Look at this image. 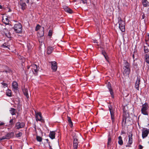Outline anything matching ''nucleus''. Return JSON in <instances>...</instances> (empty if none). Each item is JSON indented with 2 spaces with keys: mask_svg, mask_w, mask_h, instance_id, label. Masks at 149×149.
I'll list each match as a JSON object with an SVG mask.
<instances>
[{
  "mask_svg": "<svg viewBox=\"0 0 149 149\" xmlns=\"http://www.w3.org/2000/svg\"><path fill=\"white\" fill-rule=\"evenodd\" d=\"M124 65L122 70L123 73L124 75H128L129 74L130 72L129 64L126 61H124Z\"/></svg>",
  "mask_w": 149,
  "mask_h": 149,
  "instance_id": "f257e3e1",
  "label": "nucleus"
},
{
  "mask_svg": "<svg viewBox=\"0 0 149 149\" xmlns=\"http://www.w3.org/2000/svg\"><path fill=\"white\" fill-rule=\"evenodd\" d=\"M118 23L119 25V28L120 30L122 32L125 31V23L122 20L120 17L118 18Z\"/></svg>",
  "mask_w": 149,
  "mask_h": 149,
  "instance_id": "f03ea898",
  "label": "nucleus"
},
{
  "mask_svg": "<svg viewBox=\"0 0 149 149\" xmlns=\"http://www.w3.org/2000/svg\"><path fill=\"white\" fill-rule=\"evenodd\" d=\"M15 31L17 33H19L21 32L22 26L20 23H18L15 25L14 26Z\"/></svg>",
  "mask_w": 149,
  "mask_h": 149,
  "instance_id": "7ed1b4c3",
  "label": "nucleus"
},
{
  "mask_svg": "<svg viewBox=\"0 0 149 149\" xmlns=\"http://www.w3.org/2000/svg\"><path fill=\"white\" fill-rule=\"evenodd\" d=\"M148 105L147 104H144L142 105L141 109V113L144 115H148Z\"/></svg>",
  "mask_w": 149,
  "mask_h": 149,
  "instance_id": "20e7f679",
  "label": "nucleus"
},
{
  "mask_svg": "<svg viewBox=\"0 0 149 149\" xmlns=\"http://www.w3.org/2000/svg\"><path fill=\"white\" fill-rule=\"evenodd\" d=\"M149 133V129L144 128H143L142 130V135L143 139H144L146 137L148 136Z\"/></svg>",
  "mask_w": 149,
  "mask_h": 149,
  "instance_id": "39448f33",
  "label": "nucleus"
},
{
  "mask_svg": "<svg viewBox=\"0 0 149 149\" xmlns=\"http://www.w3.org/2000/svg\"><path fill=\"white\" fill-rule=\"evenodd\" d=\"M109 109L110 111V113L111 115V119L113 122L114 121V110L111 106L109 107Z\"/></svg>",
  "mask_w": 149,
  "mask_h": 149,
  "instance_id": "423d86ee",
  "label": "nucleus"
},
{
  "mask_svg": "<svg viewBox=\"0 0 149 149\" xmlns=\"http://www.w3.org/2000/svg\"><path fill=\"white\" fill-rule=\"evenodd\" d=\"M36 120L37 121H39L42 122H44V120L42 119L41 114L40 113H38L36 114Z\"/></svg>",
  "mask_w": 149,
  "mask_h": 149,
  "instance_id": "0eeeda50",
  "label": "nucleus"
},
{
  "mask_svg": "<svg viewBox=\"0 0 149 149\" xmlns=\"http://www.w3.org/2000/svg\"><path fill=\"white\" fill-rule=\"evenodd\" d=\"M25 125V123H24L17 122L15 125V127L17 129H19L23 127Z\"/></svg>",
  "mask_w": 149,
  "mask_h": 149,
  "instance_id": "6e6552de",
  "label": "nucleus"
},
{
  "mask_svg": "<svg viewBox=\"0 0 149 149\" xmlns=\"http://www.w3.org/2000/svg\"><path fill=\"white\" fill-rule=\"evenodd\" d=\"M140 78L138 77L135 84V88L138 90H139V85L140 84Z\"/></svg>",
  "mask_w": 149,
  "mask_h": 149,
  "instance_id": "1a4fd4ad",
  "label": "nucleus"
},
{
  "mask_svg": "<svg viewBox=\"0 0 149 149\" xmlns=\"http://www.w3.org/2000/svg\"><path fill=\"white\" fill-rule=\"evenodd\" d=\"M51 63L52 69L54 71H56L57 69L56 63L55 61H52L51 62Z\"/></svg>",
  "mask_w": 149,
  "mask_h": 149,
  "instance_id": "9d476101",
  "label": "nucleus"
},
{
  "mask_svg": "<svg viewBox=\"0 0 149 149\" xmlns=\"http://www.w3.org/2000/svg\"><path fill=\"white\" fill-rule=\"evenodd\" d=\"M19 4L20 6L21 7V8L22 10H24L26 9V6L25 3L23 2L22 1L20 0V1L19 3Z\"/></svg>",
  "mask_w": 149,
  "mask_h": 149,
  "instance_id": "9b49d317",
  "label": "nucleus"
},
{
  "mask_svg": "<svg viewBox=\"0 0 149 149\" xmlns=\"http://www.w3.org/2000/svg\"><path fill=\"white\" fill-rule=\"evenodd\" d=\"M13 132H11L9 133L8 134L5 136H4L3 137L5 139H8L10 138L11 137L13 136Z\"/></svg>",
  "mask_w": 149,
  "mask_h": 149,
  "instance_id": "f8f14e48",
  "label": "nucleus"
},
{
  "mask_svg": "<svg viewBox=\"0 0 149 149\" xmlns=\"http://www.w3.org/2000/svg\"><path fill=\"white\" fill-rule=\"evenodd\" d=\"M42 29L41 31H40L38 32L37 34L38 37H43V36L44 35V28L42 27Z\"/></svg>",
  "mask_w": 149,
  "mask_h": 149,
  "instance_id": "ddd939ff",
  "label": "nucleus"
},
{
  "mask_svg": "<svg viewBox=\"0 0 149 149\" xmlns=\"http://www.w3.org/2000/svg\"><path fill=\"white\" fill-rule=\"evenodd\" d=\"M107 87L109 89V91L110 92V94L113 98V91L112 90L111 88V84L109 83H108L107 85Z\"/></svg>",
  "mask_w": 149,
  "mask_h": 149,
  "instance_id": "4468645a",
  "label": "nucleus"
},
{
  "mask_svg": "<svg viewBox=\"0 0 149 149\" xmlns=\"http://www.w3.org/2000/svg\"><path fill=\"white\" fill-rule=\"evenodd\" d=\"M130 134L129 135V141H128V143L130 145H131L132 144L133 142L132 141V134L131 133H130Z\"/></svg>",
  "mask_w": 149,
  "mask_h": 149,
  "instance_id": "2eb2a0df",
  "label": "nucleus"
},
{
  "mask_svg": "<svg viewBox=\"0 0 149 149\" xmlns=\"http://www.w3.org/2000/svg\"><path fill=\"white\" fill-rule=\"evenodd\" d=\"M55 134L54 132H50L49 135V136L51 139H52L55 138Z\"/></svg>",
  "mask_w": 149,
  "mask_h": 149,
  "instance_id": "dca6fc26",
  "label": "nucleus"
},
{
  "mask_svg": "<svg viewBox=\"0 0 149 149\" xmlns=\"http://www.w3.org/2000/svg\"><path fill=\"white\" fill-rule=\"evenodd\" d=\"M23 91L24 95L26 96L27 98H28L29 96L28 94V89L27 88H24L23 90Z\"/></svg>",
  "mask_w": 149,
  "mask_h": 149,
  "instance_id": "f3484780",
  "label": "nucleus"
},
{
  "mask_svg": "<svg viewBox=\"0 0 149 149\" xmlns=\"http://www.w3.org/2000/svg\"><path fill=\"white\" fill-rule=\"evenodd\" d=\"M10 112L12 115H13L15 114L16 110L13 108H11L10 110Z\"/></svg>",
  "mask_w": 149,
  "mask_h": 149,
  "instance_id": "a211bd4d",
  "label": "nucleus"
},
{
  "mask_svg": "<svg viewBox=\"0 0 149 149\" xmlns=\"http://www.w3.org/2000/svg\"><path fill=\"white\" fill-rule=\"evenodd\" d=\"M53 50L52 47L49 46L47 48V53L48 54H51Z\"/></svg>",
  "mask_w": 149,
  "mask_h": 149,
  "instance_id": "6ab92c4d",
  "label": "nucleus"
},
{
  "mask_svg": "<svg viewBox=\"0 0 149 149\" xmlns=\"http://www.w3.org/2000/svg\"><path fill=\"white\" fill-rule=\"evenodd\" d=\"M12 87L14 89L16 90L18 87L17 83L16 82H13L12 83Z\"/></svg>",
  "mask_w": 149,
  "mask_h": 149,
  "instance_id": "aec40b11",
  "label": "nucleus"
},
{
  "mask_svg": "<svg viewBox=\"0 0 149 149\" xmlns=\"http://www.w3.org/2000/svg\"><path fill=\"white\" fill-rule=\"evenodd\" d=\"M31 66L33 67V69L34 70L35 73H34V74H35L36 73L38 70H37V66L36 64H33L31 65Z\"/></svg>",
  "mask_w": 149,
  "mask_h": 149,
  "instance_id": "412c9836",
  "label": "nucleus"
},
{
  "mask_svg": "<svg viewBox=\"0 0 149 149\" xmlns=\"http://www.w3.org/2000/svg\"><path fill=\"white\" fill-rule=\"evenodd\" d=\"M38 40L40 43V45L41 46L43 44H44L43 43V41L44 40V37H38Z\"/></svg>",
  "mask_w": 149,
  "mask_h": 149,
  "instance_id": "4be33fe9",
  "label": "nucleus"
},
{
  "mask_svg": "<svg viewBox=\"0 0 149 149\" xmlns=\"http://www.w3.org/2000/svg\"><path fill=\"white\" fill-rule=\"evenodd\" d=\"M142 3L143 6L146 7L149 5V3L147 0H142Z\"/></svg>",
  "mask_w": 149,
  "mask_h": 149,
  "instance_id": "5701e85b",
  "label": "nucleus"
},
{
  "mask_svg": "<svg viewBox=\"0 0 149 149\" xmlns=\"http://www.w3.org/2000/svg\"><path fill=\"white\" fill-rule=\"evenodd\" d=\"M68 123L69 124L70 126L72 127V126L73 124L72 122L71 119V118L70 117L68 116Z\"/></svg>",
  "mask_w": 149,
  "mask_h": 149,
  "instance_id": "b1692460",
  "label": "nucleus"
},
{
  "mask_svg": "<svg viewBox=\"0 0 149 149\" xmlns=\"http://www.w3.org/2000/svg\"><path fill=\"white\" fill-rule=\"evenodd\" d=\"M118 143L120 145H122L123 144V141L121 136H119L118 137Z\"/></svg>",
  "mask_w": 149,
  "mask_h": 149,
  "instance_id": "393cba45",
  "label": "nucleus"
},
{
  "mask_svg": "<svg viewBox=\"0 0 149 149\" xmlns=\"http://www.w3.org/2000/svg\"><path fill=\"white\" fill-rule=\"evenodd\" d=\"M3 20L6 24H8L9 23V20L7 17L3 18Z\"/></svg>",
  "mask_w": 149,
  "mask_h": 149,
  "instance_id": "a878e982",
  "label": "nucleus"
},
{
  "mask_svg": "<svg viewBox=\"0 0 149 149\" xmlns=\"http://www.w3.org/2000/svg\"><path fill=\"white\" fill-rule=\"evenodd\" d=\"M65 10L68 13H72V10L68 8H67L65 9Z\"/></svg>",
  "mask_w": 149,
  "mask_h": 149,
  "instance_id": "bb28decb",
  "label": "nucleus"
},
{
  "mask_svg": "<svg viewBox=\"0 0 149 149\" xmlns=\"http://www.w3.org/2000/svg\"><path fill=\"white\" fill-rule=\"evenodd\" d=\"M6 94L7 96L9 97L11 96V91L10 90H7L6 92Z\"/></svg>",
  "mask_w": 149,
  "mask_h": 149,
  "instance_id": "cd10ccee",
  "label": "nucleus"
},
{
  "mask_svg": "<svg viewBox=\"0 0 149 149\" xmlns=\"http://www.w3.org/2000/svg\"><path fill=\"white\" fill-rule=\"evenodd\" d=\"M36 139L37 141L39 142H40L42 140V138L41 137L38 136H37Z\"/></svg>",
  "mask_w": 149,
  "mask_h": 149,
  "instance_id": "c85d7f7f",
  "label": "nucleus"
},
{
  "mask_svg": "<svg viewBox=\"0 0 149 149\" xmlns=\"http://www.w3.org/2000/svg\"><path fill=\"white\" fill-rule=\"evenodd\" d=\"M74 141H73V143H78V139L77 138L76 136H74Z\"/></svg>",
  "mask_w": 149,
  "mask_h": 149,
  "instance_id": "c756f323",
  "label": "nucleus"
},
{
  "mask_svg": "<svg viewBox=\"0 0 149 149\" xmlns=\"http://www.w3.org/2000/svg\"><path fill=\"white\" fill-rule=\"evenodd\" d=\"M78 143H73V147L74 149H77L78 146Z\"/></svg>",
  "mask_w": 149,
  "mask_h": 149,
  "instance_id": "7c9ffc66",
  "label": "nucleus"
},
{
  "mask_svg": "<svg viewBox=\"0 0 149 149\" xmlns=\"http://www.w3.org/2000/svg\"><path fill=\"white\" fill-rule=\"evenodd\" d=\"M146 62L148 63L149 65V56H146Z\"/></svg>",
  "mask_w": 149,
  "mask_h": 149,
  "instance_id": "2f4dec72",
  "label": "nucleus"
},
{
  "mask_svg": "<svg viewBox=\"0 0 149 149\" xmlns=\"http://www.w3.org/2000/svg\"><path fill=\"white\" fill-rule=\"evenodd\" d=\"M144 51L146 53H147L148 52L149 49H148L147 47L144 46Z\"/></svg>",
  "mask_w": 149,
  "mask_h": 149,
  "instance_id": "473e14b6",
  "label": "nucleus"
},
{
  "mask_svg": "<svg viewBox=\"0 0 149 149\" xmlns=\"http://www.w3.org/2000/svg\"><path fill=\"white\" fill-rule=\"evenodd\" d=\"M22 135V132H19L18 134H16V136L17 137H20Z\"/></svg>",
  "mask_w": 149,
  "mask_h": 149,
  "instance_id": "72a5a7b5",
  "label": "nucleus"
},
{
  "mask_svg": "<svg viewBox=\"0 0 149 149\" xmlns=\"http://www.w3.org/2000/svg\"><path fill=\"white\" fill-rule=\"evenodd\" d=\"M40 26L39 25H38L36 27V31H37L39 29H40Z\"/></svg>",
  "mask_w": 149,
  "mask_h": 149,
  "instance_id": "f704fd0d",
  "label": "nucleus"
},
{
  "mask_svg": "<svg viewBox=\"0 0 149 149\" xmlns=\"http://www.w3.org/2000/svg\"><path fill=\"white\" fill-rule=\"evenodd\" d=\"M9 46L8 45L6 46V45H5V44H3V45L2 46V47L3 48H8V49H9Z\"/></svg>",
  "mask_w": 149,
  "mask_h": 149,
  "instance_id": "c9c22d12",
  "label": "nucleus"
},
{
  "mask_svg": "<svg viewBox=\"0 0 149 149\" xmlns=\"http://www.w3.org/2000/svg\"><path fill=\"white\" fill-rule=\"evenodd\" d=\"M52 34V30H50L49 32L48 36H51Z\"/></svg>",
  "mask_w": 149,
  "mask_h": 149,
  "instance_id": "e433bc0d",
  "label": "nucleus"
},
{
  "mask_svg": "<svg viewBox=\"0 0 149 149\" xmlns=\"http://www.w3.org/2000/svg\"><path fill=\"white\" fill-rule=\"evenodd\" d=\"M2 85L4 88L7 86V84L6 83H2Z\"/></svg>",
  "mask_w": 149,
  "mask_h": 149,
  "instance_id": "4c0bfd02",
  "label": "nucleus"
},
{
  "mask_svg": "<svg viewBox=\"0 0 149 149\" xmlns=\"http://www.w3.org/2000/svg\"><path fill=\"white\" fill-rule=\"evenodd\" d=\"M82 1L83 3H87V0H81Z\"/></svg>",
  "mask_w": 149,
  "mask_h": 149,
  "instance_id": "58836bf2",
  "label": "nucleus"
},
{
  "mask_svg": "<svg viewBox=\"0 0 149 149\" xmlns=\"http://www.w3.org/2000/svg\"><path fill=\"white\" fill-rule=\"evenodd\" d=\"M111 139L110 137H109L108 138V144H109V143L111 142Z\"/></svg>",
  "mask_w": 149,
  "mask_h": 149,
  "instance_id": "ea45409f",
  "label": "nucleus"
},
{
  "mask_svg": "<svg viewBox=\"0 0 149 149\" xmlns=\"http://www.w3.org/2000/svg\"><path fill=\"white\" fill-rule=\"evenodd\" d=\"M4 124V123L1 121H0V125H2Z\"/></svg>",
  "mask_w": 149,
  "mask_h": 149,
  "instance_id": "a19ab883",
  "label": "nucleus"
},
{
  "mask_svg": "<svg viewBox=\"0 0 149 149\" xmlns=\"http://www.w3.org/2000/svg\"><path fill=\"white\" fill-rule=\"evenodd\" d=\"M4 137H3V136L1 138H0V141L2 140H4Z\"/></svg>",
  "mask_w": 149,
  "mask_h": 149,
  "instance_id": "79ce46f5",
  "label": "nucleus"
},
{
  "mask_svg": "<svg viewBox=\"0 0 149 149\" xmlns=\"http://www.w3.org/2000/svg\"><path fill=\"white\" fill-rule=\"evenodd\" d=\"M143 147L141 145H140L139 146V148L140 149H142L143 148Z\"/></svg>",
  "mask_w": 149,
  "mask_h": 149,
  "instance_id": "37998d69",
  "label": "nucleus"
},
{
  "mask_svg": "<svg viewBox=\"0 0 149 149\" xmlns=\"http://www.w3.org/2000/svg\"><path fill=\"white\" fill-rule=\"evenodd\" d=\"M144 17H145V15H144V14H143V15L142 16V18L143 19H144Z\"/></svg>",
  "mask_w": 149,
  "mask_h": 149,
  "instance_id": "c03bdc74",
  "label": "nucleus"
},
{
  "mask_svg": "<svg viewBox=\"0 0 149 149\" xmlns=\"http://www.w3.org/2000/svg\"><path fill=\"white\" fill-rule=\"evenodd\" d=\"M49 149H52V148L51 146L50 145L49 143Z\"/></svg>",
  "mask_w": 149,
  "mask_h": 149,
  "instance_id": "a18cd8bd",
  "label": "nucleus"
},
{
  "mask_svg": "<svg viewBox=\"0 0 149 149\" xmlns=\"http://www.w3.org/2000/svg\"><path fill=\"white\" fill-rule=\"evenodd\" d=\"M103 55H104L105 58H106V59H107V56H106L104 54H103Z\"/></svg>",
  "mask_w": 149,
  "mask_h": 149,
  "instance_id": "49530a36",
  "label": "nucleus"
},
{
  "mask_svg": "<svg viewBox=\"0 0 149 149\" xmlns=\"http://www.w3.org/2000/svg\"><path fill=\"white\" fill-rule=\"evenodd\" d=\"M27 1H26V3H28L29 2V0H26Z\"/></svg>",
  "mask_w": 149,
  "mask_h": 149,
  "instance_id": "de8ad7c7",
  "label": "nucleus"
},
{
  "mask_svg": "<svg viewBox=\"0 0 149 149\" xmlns=\"http://www.w3.org/2000/svg\"><path fill=\"white\" fill-rule=\"evenodd\" d=\"M13 122V120H11L10 121V123L12 122Z\"/></svg>",
  "mask_w": 149,
  "mask_h": 149,
  "instance_id": "09e8293b",
  "label": "nucleus"
},
{
  "mask_svg": "<svg viewBox=\"0 0 149 149\" xmlns=\"http://www.w3.org/2000/svg\"><path fill=\"white\" fill-rule=\"evenodd\" d=\"M132 57H133V59H134V54L133 55Z\"/></svg>",
  "mask_w": 149,
  "mask_h": 149,
  "instance_id": "8fccbe9b",
  "label": "nucleus"
},
{
  "mask_svg": "<svg viewBox=\"0 0 149 149\" xmlns=\"http://www.w3.org/2000/svg\"><path fill=\"white\" fill-rule=\"evenodd\" d=\"M2 6L1 5H0V8H1Z\"/></svg>",
  "mask_w": 149,
  "mask_h": 149,
  "instance_id": "3c124183",
  "label": "nucleus"
},
{
  "mask_svg": "<svg viewBox=\"0 0 149 149\" xmlns=\"http://www.w3.org/2000/svg\"><path fill=\"white\" fill-rule=\"evenodd\" d=\"M74 1H76L77 0H73Z\"/></svg>",
  "mask_w": 149,
  "mask_h": 149,
  "instance_id": "603ef678",
  "label": "nucleus"
}]
</instances>
